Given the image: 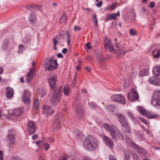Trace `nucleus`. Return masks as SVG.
<instances>
[{"label": "nucleus", "mask_w": 160, "mask_h": 160, "mask_svg": "<svg viewBox=\"0 0 160 160\" xmlns=\"http://www.w3.org/2000/svg\"><path fill=\"white\" fill-rule=\"evenodd\" d=\"M97 59L98 61H100L101 62H103L105 58L101 54H99L97 56Z\"/></svg>", "instance_id": "nucleus-38"}, {"label": "nucleus", "mask_w": 160, "mask_h": 160, "mask_svg": "<svg viewBox=\"0 0 160 160\" xmlns=\"http://www.w3.org/2000/svg\"><path fill=\"white\" fill-rule=\"evenodd\" d=\"M129 158V155L128 153H124V160H128Z\"/></svg>", "instance_id": "nucleus-54"}, {"label": "nucleus", "mask_w": 160, "mask_h": 160, "mask_svg": "<svg viewBox=\"0 0 160 160\" xmlns=\"http://www.w3.org/2000/svg\"><path fill=\"white\" fill-rule=\"evenodd\" d=\"M138 118L143 123H144L145 124H147V121L144 118H142L140 117H138Z\"/></svg>", "instance_id": "nucleus-50"}, {"label": "nucleus", "mask_w": 160, "mask_h": 160, "mask_svg": "<svg viewBox=\"0 0 160 160\" xmlns=\"http://www.w3.org/2000/svg\"><path fill=\"white\" fill-rule=\"evenodd\" d=\"M110 18V19L115 20L117 19V16L115 14H111L108 15Z\"/></svg>", "instance_id": "nucleus-49"}, {"label": "nucleus", "mask_w": 160, "mask_h": 160, "mask_svg": "<svg viewBox=\"0 0 160 160\" xmlns=\"http://www.w3.org/2000/svg\"><path fill=\"white\" fill-rule=\"evenodd\" d=\"M85 114L84 110L82 108H79L76 111V114L78 117H82Z\"/></svg>", "instance_id": "nucleus-24"}, {"label": "nucleus", "mask_w": 160, "mask_h": 160, "mask_svg": "<svg viewBox=\"0 0 160 160\" xmlns=\"http://www.w3.org/2000/svg\"><path fill=\"white\" fill-rule=\"evenodd\" d=\"M28 21L32 23H35L36 21V16L34 13H31L28 16Z\"/></svg>", "instance_id": "nucleus-22"}, {"label": "nucleus", "mask_w": 160, "mask_h": 160, "mask_svg": "<svg viewBox=\"0 0 160 160\" xmlns=\"http://www.w3.org/2000/svg\"><path fill=\"white\" fill-rule=\"evenodd\" d=\"M130 34L132 36H135L136 34V32L133 29H131L130 30Z\"/></svg>", "instance_id": "nucleus-47"}, {"label": "nucleus", "mask_w": 160, "mask_h": 160, "mask_svg": "<svg viewBox=\"0 0 160 160\" xmlns=\"http://www.w3.org/2000/svg\"><path fill=\"white\" fill-rule=\"evenodd\" d=\"M154 58H158L160 57V49L153 50L152 52Z\"/></svg>", "instance_id": "nucleus-25"}, {"label": "nucleus", "mask_w": 160, "mask_h": 160, "mask_svg": "<svg viewBox=\"0 0 160 160\" xmlns=\"http://www.w3.org/2000/svg\"><path fill=\"white\" fill-rule=\"evenodd\" d=\"M110 160H117L116 158L112 155H110L109 157Z\"/></svg>", "instance_id": "nucleus-60"}, {"label": "nucleus", "mask_w": 160, "mask_h": 160, "mask_svg": "<svg viewBox=\"0 0 160 160\" xmlns=\"http://www.w3.org/2000/svg\"><path fill=\"white\" fill-rule=\"evenodd\" d=\"M32 79V78H30V77H28L27 76L26 81L27 82L29 83L31 82Z\"/></svg>", "instance_id": "nucleus-62"}, {"label": "nucleus", "mask_w": 160, "mask_h": 160, "mask_svg": "<svg viewBox=\"0 0 160 160\" xmlns=\"http://www.w3.org/2000/svg\"><path fill=\"white\" fill-rule=\"evenodd\" d=\"M44 146L45 151H47L49 148V145L48 143H45Z\"/></svg>", "instance_id": "nucleus-52"}, {"label": "nucleus", "mask_w": 160, "mask_h": 160, "mask_svg": "<svg viewBox=\"0 0 160 160\" xmlns=\"http://www.w3.org/2000/svg\"><path fill=\"white\" fill-rule=\"evenodd\" d=\"M151 103L158 109H160V90H156L152 96Z\"/></svg>", "instance_id": "nucleus-5"}, {"label": "nucleus", "mask_w": 160, "mask_h": 160, "mask_svg": "<svg viewBox=\"0 0 160 160\" xmlns=\"http://www.w3.org/2000/svg\"><path fill=\"white\" fill-rule=\"evenodd\" d=\"M67 20V17L65 16H63L60 18V22L62 23H66Z\"/></svg>", "instance_id": "nucleus-36"}, {"label": "nucleus", "mask_w": 160, "mask_h": 160, "mask_svg": "<svg viewBox=\"0 0 160 160\" xmlns=\"http://www.w3.org/2000/svg\"><path fill=\"white\" fill-rule=\"evenodd\" d=\"M33 108L35 110H37L39 108V102H33Z\"/></svg>", "instance_id": "nucleus-42"}, {"label": "nucleus", "mask_w": 160, "mask_h": 160, "mask_svg": "<svg viewBox=\"0 0 160 160\" xmlns=\"http://www.w3.org/2000/svg\"><path fill=\"white\" fill-rule=\"evenodd\" d=\"M110 40L107 37L104 38V45L105 48H106L108 46L111 44Z\"/></svg>", "instance_id": "nucleus-30"}, {"label": "nucleus", "mask_w": 160, "mask_h": 160, "mask_svg": "<svg viewBox=\"0 0 160 160\" xmlns=\"http://www.w3.org/2000/svg\"><path fill=\"white\" fill-rule=\"evenodd\" d=\"M68 158L67 156H61L59 158V160H67Z\"/></svg>", "instance_id": "nucleus-53"}, {"label": "nucleus", "mask_w": 160, "mask_h": 160, "mask_svg": "<svg viewBox=\"0 0 160 160\" xmlns=\"http://www.w3.org/2000/svg\"><path fill=\"white\" fill-rule=\"evenodd\" d=\"M23 112V108H18L15 109L13 113V114L14 116H18L22 114Z\"/></svg>", "instance_id": "nucleus-23"}, {"label": "nucleus", "mask_w": 160, "mask_h": 160, "mask_svg": "<svg viewBox=\"0 0 160 160\" xmlns=\"http://www.w3.org/2000/svg\"><path fill=\"white\" fill-rule=\"evenodd\" d=\"M7 97L8 98H11L13 95L14 90L13 89L10 87H8L6 88Z\"/></svg>", "instance_id": "nucleus-18"}, {"label": "nucleus", "mask_w": 160, "mask_h": 160, "mask_svg": "<svg viewBox=\"0 0 160 160\" xmlns=\"http://www.w3.org/2000/svg\"><path fill=\"white\" fill-rule=\"evenodd\" d=\"M127 114L128 117L130 118L132 121H135V118L132 114L131 112H127Z\"/></svg>", "instance_id": "nucleus-44"}, {"label": "nucleus", "mask_w": 160, "mask_h": 160, "mask_svg": "<svg viewBox=\"0 0 160 160\" xmlns=\"http://www.w3.org/2000/svg\"><path fill=\"white\" fill-rule=\"evenodd\" d=\"M153 72L155 76L160 78V66H157L153 69Z\"/></svg>", "instance_id": "nucleus-21"}, {"label": "nucleus", "mask_w": 160, "mask_h": 160, "mask_svg": "<svg viewBox=\"0 0 160 160\" xmlns=\"http://www.w3.org/2000/svg\"><path fill=\"white\" fill-rule=\"evenodd\" d=\"M81 29V28L80 27H78L76 26L74 27V30L75 31H80Z\"/></svg>", "instance_id": "nucleus-61"}, {"label": "nucleus", "mask_w": 160, "mask_h": 160, "mask_svg": "<svg viewBox=\"0 0 160 160\" xmlns=\"http://www.w3.org/2000/svg\"><path fill=\"white\" fill-rule=\"evenodd\" d=\"M124 83V88H127L129 85V81L128 80H125Z\"/></svg>", "instance_id": "nucleus-51"}, {"label": "nucleus", "mask_w": 160, "mask_h": 160, "mask_svg": "<svg viewBox=\"0 0 160 160\" xmlns=\"http://www.w3.org/2000/svg\"><path fill=\"white\" fill-rule=\"evenodd\" d=\"M119 44V42H116L115 44V46L116 47L118 48V50L121 51L120 52V54H124V53L123 51V49L122 48H121L120 46H118V45Z\"/></svg>", "instance_id": "nucleus-34"}, {"label": "nucleus", "mask_w": 160, "mask_h": 160, "mask_svg": "<svg viewBox=\"0 0 160 160\" xmlns=\"http://www.w3.org/2000/svg\"><path fill=\"white\" fill-rule=\"evenodd\" d=\"M9 43V41L8 39H6L5 40L3 44V48L6 49L8 47Z\"/></svg>", "instance_id": "nucleus-33"}, {"label": "nucleus", "mask_w": 160, "mask_h": 160, "mask_svg": "<svg viewBox=\"0 0 160 160\" xmlns=\"http://www.w3.org/2000/svg\"><path fill=\"white\" fill-rule=\"evenodd\" d=\"M11 160H22V159L19 158L18 157H16L12 158Z\"/></svg>", "instance_id": "nucleus-64"}, {"label": "nucleus", "mask_w": 160, "mask_h": 160, "mask_svg": "<svg viewBox=\"0 0 160 160\" xmlns=\"http://www.w3.org/2000/svg\"><path fill=\"white\" fill-rule=\"evenodd\" d=\"M3 152L2 150H0V160H3Z\"/></svg>", "instance_id": "nucleus-59"}, {"label": "nucleus", "mask_w": 160, "mask_h": 160, "mask_svg": "<svg viewBox=\"0 0 160 160\" xmlns=\"http://www.w3.org/2000/svg\"><path fill=\"white\" fill-rule=\"evenodd\" d=\"M74 132L76 134V136L80 139H82L83 137V134L82 132L80 130L78 129L75 130Z\"/></svg>", "instance_id": "nucleus-26"}, {"label": "nucleus", "mask_w": 160, "mask_h": 160, "mask_svg": "<svg viewBox=\"0 0 160 160\" xmlns=\"http://www.w3.org/2000/svg\"><path fill=\"white\" fill-rule=\"evenodd\" d=\"M63 92L65 96H68L70 93V91L68 85H66L64 87Z\"/></svg>", "instance_id": "nucleus-27"}, {"label": "nucleus", "mask_w": 160, "mask_h": 160, "mask_svg": "<svg viewBox=\"0 0 160 160\" xmlns=\"http://www.w3.org/2000/svg\"><path fill=\"white\" fill-rule=\"evenodd\" d=\"M61 97V92L60 90H54L50 100V102L52 105H57L60 100Z\"/></svg>", "instance_id": "nucleus-6"}, {"label": "nucleus", "mask_w": 160, "mask_h": 160, "mask_svg": "<svg viewBox=\"0 0 160 160\" xmlns=\"http://www.w3.org/2000/svg\"><path fill=\"white\" fill-rule=\"evenodd\" d=\"M103 140L107 146L109 147L110 148H113V143L111 138L108 137L104 136L103 137Z\"/></svg>", "instance_id": "nucleus-15"}, {"label": "nucleus", "mask_w": 160, "mask_h": 160, "mask_svg": "<svg viewBox=\"0 0 160 160\" xmlns=\"http://www.w3.org/2000/svg\"><path fill=\"white\" fill-rule=\"evenodd\" d=\"M30 39L28 37L25 38L23 40V42L26 44H28L29 43Z\"/></svg>", "instance_id": "nucleus-41"}, {"label": "nucleus", "mask_w": 160, "mask_h": 160, "mask_svg": "<svg viewBox=\"0 0 160 160\" xmlns=\"http://www.w3.org/2000/svg\"><path fill=\"white\" fill-rule=\"evenodd\" d=\"M30 92L28 89H25L23 91V94L22 96V100L26 104H28L30 102Z\"/></svg>", "instance_id": "nucleus-11"}, {"label": "nucleus", "mask_w": 160, "mask_h": 160, "mask_svg": "<svg viewBox=\"0 0 160 160\" xmlns=\"http://www.w3.org/2000/svg\"><path fill=\"white\" fill-rule=\"evenodd\" d=\"M117 6V4L116 3H114L112 5H111V6H110L111 9L112 10L114 9V8H116Z\"/></svg>", "instance_id": "nucleus-55"}, {"label": "nucleus", "mask_w": 160, "mask_h": 160, "mask_svg": "<svg viewBox=\"0 0 160 160\" xmlns=\"http://www.w3.org/2000/svg\"><path fill=\"white\" fill-rule=\"evenodd\" d=\"M103 126L104 128L109 132L113 139H116L118 137L121 139H124V137L123 134L120 133V131L113 125H110L108 124L104 123L103 125Z\"/></svg>", "instance_id": "nucleus-2"}, {"label": "nucleus", "mask_w": 160, "mask_h": 160, "mask_svg": "<svg viewBox=\"0 0 160 160\" xmlns=\"http://www.w3.org/2000/svg\"><path fill=\"white\" fill-rule=\"evenodd\" d=\"M126 142L129 144L130 145L134 146L136 144H135L132 140V139L130 138H127L126 139Z\"/></svg>", "instance_id": "nucleus-35"}, {"label": "nucleus", "mask_w": 160, "mask_h": 160, "mask_svg": "<svg viewBox=\"0 0 160 160\" xmlns=\"http://www.w3.org/2000/svg\"><path fill=\"white\" fill-rule=\"evenodd\" d=\"M92 21L95 25V26L97 27L98 26V23L96 18V15L95 13H94L92 15Z\"/></svg>", "instance_id": "nucleus-32"}, {"label": "nucleus", "mask_w": 160, "mask_h": 160, "mask_svg": "<svg viewBox=\"0 0 160 160\" xmlns=\"http://www.w3.org/2000/svg\"><path fill=\"white\" fill-rule=\"evenodd\" d=\"M149 69L148 68H146L143 70L144 74L143 75H148L149 74Z\"/></svg>", "instance_id": "nucleus-45"}, {"label": "nucleus", "mask_w": 160, "mask_h": 160, "mask_svg": "<svg viewBox=\"0 0 160 160\" xmlns=\"http://www.w3.org/2000/svg\"><path fill=\"white\" fill-rule=\"evenodd\" d=\"M28 134L32 135L33 134L36 130V128L34 122L32 121H29L28 123Z\"/></svg>", "instance_id": "nucleus-13"}, {"label": "nucleus", "mask_w": 160, "mask_h": 160, "mask_svg": "<svg viewBox=\"0 0 160 160\" xmlns=\"http://www.w3.org/2000/svg\"><path fill=\"white\" fill-rule=\"evenodd\" d=\"M148 81L151 84L155 85H158L160 82V78L156 77L150 78L148 79Z\"/></svg>", "instance_id": "nucleus-16"}, {"label": "nucleus", "mask_w": 160, "mask_h": 160, "mask_svg": "<svg viewBox=\"0 0 160 160\" xmlns=\"http://www.w3.org/2000/svg\"><path fill=\"white\" fill-rule=\"evenodd\" d=\"M137 74V73L136 72H132L131 73V75L132 77V78H133L136 77Z\"/></svg>", "instance_id": "nucleus-63"}, {"label": "nucleus", "mask_w": 160, "mask_h": 160, "mask_svg": "<svg viewBox=\"0 0 160 160\" xmlns=\"http://www.w3.org/2000/svg\"><path fill=\"white\" fill-rule=\"evenodd\" d=\"M55 138L51 137L48 138V141L50 143H53L54 142Z\"/></svg>", "instance_id": "nucleus-56"}, {"label": "nucleus", "mask_w": 160, "mask_h": 160, "mask_svg": "<svg viewBox=\"0 0 160 160\" xmlns=\"http://www.w3.org/2000/svg\"><path fill=\"white\" fill-rule=\"evenodd\" d=\"M147 117L149 119L155 118L158 117V115L148 111Z\"/></svg>", "instance_id": "nucleus-28"}, {"label": "nucleus", "mask_w": 160, "mask_h": 160, "mask_svg": "<svg viewBox=\"0 0 160 160\" xmlns=\"http://www.w3.org/2000/svg\"><path fill=\"white\" fill-rule=\"evenodd\" d=\"M148 112V111H147L145 110H143L142 109L141 112H140L142 115L147 116V114Z\"/></svg>", "instance_id": "nucleus-43"}, {"label": "nucleus", "mask_w": 160, "mask_h": 160, "mask_svg": "<svg viewBox=\"0 0 160 160\" xmlns=\"http://www.w3.org/2000/svg\"><path fill=\"white\" fill-rule=\"evenodd\" d=\"M88 104L89 106L92 108L94 109H96L99 108V106L96 103H94L92 102H88Z\"/></svg>", "instance_id": "nucleus-31"}, {"label": "nucleus", "mask_w": 160, "mask_h": 160, "mask_svg": "<svg viewBox=\"0 0 160 160\" xmlns=\"http://www.w3.org/2000/svg\"><path fill=\"white\" fill-rule=\"evenodd\" d=\"M98 142L97 140L91 135L87 136L83 141L82 146L86 150L94 151L98 147Z\"/></svg>", "instance_id": "nucleus-1"}, {"label": "nucleus", "mask_w": 160, "mask_h": 160, "mask_svg": "<svg viewBox=\"0 0 160 160\" xmlns=\"http://www.w3.org/2000/svg\"><path fill=\"white\" fill-rule=\"evenodd\" d=\"M16 131L15 129H10L8 130V134L7 136V139L9 148H13L16 145Z\"/></svg>", "instance_id": "nucleus-4"}, {"label": "nucleus", "mask_w": 160, "mask_h": 160, "mask_svg": "<svg viewBox=\"0 0 160 160\" xmlns=\"http://www.w3.org/2000/svg\"><path fill=\"white\" fill-rule=\"evenodd\" d=\"M135 132L136 135H138L140 137V140H142L143 139V135L141 132V131H135Z\"/></svg>", "instance_id": "nucleus-37"}, {"label": "nucleus", "mask_w": 160, "mask_h": 160, "mask_svg": "<svg viewBox=\"0 0 160 160\" xmlns=\"http://www.w3.org/2000/svg\"><path fill=\"white\" fill-rule=\"evenodd\" d=\"M61 123L60 118L56 119L53 123V127L56 129H58L61 128Z\"/></svg>", "instance_id": "nucleus-20"}, {"label": "nucleus", "mask_w": 160, "mask_h": 160, "mask_svg": "<svg viewBox=\"0 0 160 160\" xmlns=\"http://www.w3.org/2000/svg\"><path fill=\"white\" fill-rule=\"evenodd\" d=\"M25 49V47L23 45L21 44L19 46L18 52L19 53H22Z\"/></svg>", "instance_id": "nucleus-39"}, {"label": "nucleus", "mask_w": 160, "mask_h": 160, "mask_svg": "<svg viewBox=\"0 0 160 160\" xmlns=\"http://www.w3.org/2000/svg\"><path fill=\"white\" fill-rule=\"evenodd\" d=\"M128 97L130 101L133 102L137 101L139 98V95L137 91L133 88L128 94Z\"/></svg>", "instance_id": "nucleus-9"}, {"label": "nucleus", "mask_w": 160, "mask_h": 160, "mask_svg": "<svg viewBox=\"0 0 160 160\" xmlns=\"http://www.w3.org/2000/svg\"><path fill=\"white\" fill-rule=\"evenodd\" d=\"M155 5V2H154L152 1L150 3L149 5V7L151 8H153Z\"/></svg>", "instance_id": "nucleus-57"}, {"label": "nucleus", "mask_w": 160, "mask_h": 160, "mask_svg": "<svg viewBox=\"0 0 160 160\" xmlns=\"http://www.w3.org/2000/svg\"><path fill=\"white\" fill-rule=\"evenodd\" d=\"M105 108L109 112H114L115 110V107L114 105H107L105 107Z\"/></svg>", "instance_id": "nucleus-29"}, {"label": "nucleus", "mask_w": 160, "mask_h": 160, "mask_svg": "<svg viewBox=\"0 0 160 160\" xmlns=\"http://www.w3.org/2000/svg\"><path fill=\"white\" fill-rule=\"evenodd\" d=\"M34 69L32 68L30 69V71L27 73V76L32 78H33V75L32 72H33Z\"/></svg>", "instance_id": "nucleus-40"}, {"label": "nucleus", "mask_w": 160, "mask_h": 160, "mask_svg": "<svg viewBox=\"0 0 160 160\" xmlns=\"http://www.w3.org/2000/svg\"><path fill=\"white\" fill-rule=\"evenodd\" d=\"M54 112V110L52 109L51 107L48 105H44L43 106L42 113L45 116L51 115Z\"/></svg>", "instance_id": "nucleus-12"}, {"label": "nucleus", "mask_w": 160, "mask_h": 160, "mask_svg": "<svg viewBox=\"0 0 160 160\" xmlns=\"http://www.w3.org/2000/svg\"><path fill=\"white\" fill-rule=\"evenodd\" d=\"M122 131L124 133L128 132L130 133L131 132V128L128 123L122 126Z\"/></svg>", "instance_id": "nucleus-19"}, {"label": "nucleus", "mask_w": 160, "mask_h": 160, "mask_svg": "<svg viewBox=\"0 0 160 160\" xmlns=\"http://www.w3.org/2000/svg\"><path fill=\"white\" fill-rule=\"evenodd\" d=\"M111 99L113 101L122 104H125L126 102L125 97L120 94H115L112 95L111 97Z\"/></svg>", "instance_id": "nucleus-7"}, {"label": "nucleus", "mask_w": 160, "mask_h": 160, "mask_svg": "<svg viewBox=\"0 0 160 160\" xmlns=\"http://www.w3.org/2000/svg\"><path fill=\"white\" fill-rule=\"evenodd\" d=\"M102 1H101L97 3L96 5V6L97 7L100 8L102 6Z\"/></svg>", "instance_id": "nucleus-58"}, {"label": "nucleus", "mask_w": 160, "mask_h": 160, "mask_svg": "<svg viewBox=\"0 0 160 160\" xmlns=\"http://www.w3.org/2000/svg\"><path fill=\"white\" fill-rule=\"evenodd\" d=\"M136 148V152L140 155L142 156L144 155L146 152V150L142 147L135 144L134 146Z\"/></svg>", "instance_id": "nucleus-17"}, {"label": "nucleus", "mask_w": 160, "mask_h": 160, "mask_svg": "<svg viewBox=\"0 0 160 160\" xmlns=\"http://www.w3.org/2000/svg\"><path fill=\"white\" fill-rule=\"evenodd\" d=\"M42 66L46 70L51 71L57 68L58 66L57 60L53 59L52 57L46 58Z\"/></svg>", "instance_id": "nucleus-3"}, {"label": "nucleus", "mask_w": 160, "mask_h": 160, "mask_svg": "<svg viewBox=\"0 0 160 160\" xmlns=\"http://www.w3.org/2000/svg\"><path fill=\"white\" fill-rule=\"evenodd\" d=\"M116 115L118 117L119 122L120 123L122 126L128 123L126 118L122 114L118 113L116 114Z\"/></svg>", "instance_id": "nucleus-14"}, {"label": "nucleus", "mask_w": 160, "mask_h": 160, "mask_svg": "<svg viewBox=\"0 0 160 160\" xmlns=\"http://www.w3.org/2000/svg\"><path fill=\"white\" fill-rule=\"evenodd\" d=\"M66 35L67 37H68L67 44H68L70 43V35L68 33L67 31L64 30L60 32L59 35L57 37V39L59 43L62 42L64 40V37Z\"/></svg>", "instance_id": "nucleus-8"}, {"label": "nucleus", "mask_w": 160, "mask_h": 160, "mask_svg": "<svg viewBox=\"0 0 160 160\" xmlns=\"http://www.w3.org/2000/svg\"><path fill=\"white\" fill-rule=\"evenodd\" d=\"M107 48H109V50L110 52L113 51L114 50V48L113 47V46L112 44H111V45L108 46V47Z\"/></svg>", "instance_id": "nucleus-48"}, {"label": "nucleus", "mask_w": 160, "mask_h": 160, "mask_svg": "<svg viewBox=\"0 0 160 160\" xmlns=\"http://www.w3.org/2000/svg\"><path fill=\"white\" fill-rule=\"evenodd\" d=\"M48 82L50 87L52 89L56 88L57 78L55 74H53L49 76L48 79Z\"/></svg>", "instance_id": "nucleus-10"}, {"label": "nucleus", "mask_w": 160, "mask_h": 160, "mask_svg": "<svg viewBox=\"0 0 160 160\" xmlns=\"http://www.w3.org/2000/svg\"><path fill=\"white\" fill-rule=\"evenodd\" d=\"M77 76L76 74L74 77V80L72 83V86L73 87H75L77 83Z\"/></svg>", "instance_id": "nucleus-46"}]
</instances>
